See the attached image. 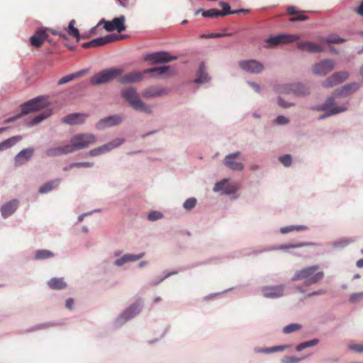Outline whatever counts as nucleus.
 I'll use <instances>...</instances> for the list:
<instances>
[{
  "instance_id": "nucleus-24",
  "label": "nucleus",
  "mask_w": 363,
  "mask_h": 363,
  "mask_svg": "<svg viewBox=\"0 0 363 363\" xmlns=\"http://www.w3.org/2000/svg\"><path fill=\"white\" fill-rule=\"evenodd\" d=\"M72 150L69 145H66L62 147H55L49 148L46 150L45 153L48 157H56L62 155L72 153Z\"/></svg>"
},
{
  "instance_id": "nucleus-8",
  "label": "nucleus",
  "mask_w": 363,
  "mask_h": 363,
  "mask_svg": "<svg viewBox=\"0 0 363 363\" xmlns=\"http://www.w3.org/2000/svg\"><path fill=\"white\" fill-rule=\"evenodd\" d=\"M318 110L326 111L325 114L320 117V118H325L332 115L343 112L346 110V108L335 106L334 103V99L330 97L325 101L324 104L319 106L318 108Z\"/></svg>"
},
{
  "instance_id": "nucleus-50",
  "label": "nucleus",
  "mask_w": 363,
  "mask_h": 363,
  "mask_svg": "<svg viewBox=\"0 0 363 363\" xmlns=\"http://www.w3.org/2000/svg\"><path fill=\"white\" fill-rule=\"evenodd\" d=\"M300 328H301V325L299 324L293 323V324H290V325L284 327L283 329V331L284 333L288 334V333H291L294 331H296V330H299Z\"/></svg>"
},
{
  "instance_id": "nucleus-34",
  "label": "nucleus",
  "mask_w": 363,
  "mask_h": 363,
  "mask_svg": "<svg viewBox=\"0 0 363 363\" xmlns=\"http://www.w3.org/2000/svg\"><path fill=\"white\" fill-rule=\"evenodd\" d=\"M163 94L162 89L157 86H150L143 91V96L145 98H154Z\"/></svg>"
},
{
  "instance_id": "nucleus-4",
  "label": "nucleus",
  "mask_w": 363,
  "mask_h": 363,
  "mask_svg": "<svg viewBox=\"0 0 363 363\" xmlns=\"http://www.w3.org/2000/svg\"><path fill=\"white\" fill-rule=\"evenodd\" d=\"M124 72L122 68H111L104 69L94 74L90 82L92 84L98 85L108 83L115 79H117Z\"/></svg>"
},
{
  "instance_id": "nucleus-6",
  "label": "nucleus",
  "mask_w": 363,
  "mask_h": 363,
  "mask_svg": "<svg viewBox=\"0 0 363 363\" xmlns=\"http://www.w3.org/2000/svg\"><path fill=\"white\" fill-rule=\"evenodd\" d=\"M125 16H121L120 17L115 18L111 21H107L104 19H102L99 21L98 25L96 27H94L91 33L92 35L95 34V31L97 29V27L101 24H104V28L106 31H113L116 30L118 33H121L126 29V26L125 25Z\"/></svg>"
},
{
  "instance_id": "nucleus-41",
  "label": "nucleus",
  "mask_w": 363,
  "mask_h": 363,
  "mask_svg": "<svg viewBox=\"0 0 363 363\" xmlns=\"http://www.w3.org/2000/svg\"><path fill=\"white\" fill-rule=\"evenodd\" d=\"M313 243L311 242H298L296 244H287V245H281L277 249L279 250H289L293 248H298L306 246L313 245Z\"/></svg>"
},
{
  "instance_id": "nucleus-7",
  "label": "nucleus",
  "mask_w": 363,
  "mask_h": 363,
  "mask_svg": "<svg viewBox=\"0 0 363 363\" xmlns=\"http://www.w3.org/2000/svg\"><path fill=\"white\" fill-rule=\"evenodd\" d=\"M298 38V35L285 34L271 36L266 40V46L267 48H273L279 45L287 44L297 40Z\"/></svg>"
},
{
  "instance_id": "nucleus-56",
  "label": "nucleus",
  "mask_w": 363,
  "mask_h": 363,
  "mask_svg": "<svg viewBox=\"0 0 363 363\" xmlns=\"http://www.w3.org/2000/svg\"><path fill=\"white\" fill-rule=\"evenodd\" d=\"M118 2L119 5L124 8H129L133 5V3L130 0H116Z\"/></svg>"
},
{
  "instance_id": "nucleus-42",
  "label": "nucleus",
  "mask_w": 363,
  "mask_h": 363,
  "mask_svg": "<svg viewBox=\"0 0 363 363\" xmlns=\"http://www.w3.org/2000/svg\"><path fill=\"white\" fill-rule=\"evenodd\" d=\"M54 256V254L48 250H39L35 253V258L36 259H48Z\"/></svg>"
},
{
  "instance_id": "nucleus-22",
  "label": "nucleus",
  "mask_w": 363,
  "mask_h": 363,
  "mask_svg": "<svg viewBox=\"0 0 363 363\" xmlns=\"http://www.w3.org/2000/svg\"><path fill=\"white\" fill-rule=\"evenodd\" d=\"M262 293L267 298H278L284 294V286H266L262 289Z\"/></svg>"
},
{
  "instance_id": "nucleus-39",
  "label": "nucleus",
  "mask_w": 363,
  "mask_h": 363,
  "mask_svg": "<svg viewBox=\"0 0 363 363\" xmlns=\"http://www.w3.org/2000/svg\"><path fill=\"white\" fill-rule=\"evenodd\" d=\"M50 115H51L50 111H46L42 113H40L39 115L34 117L31 120V121L29 123V125H36V124L39 123L40 122H41L42 121H43L44 119L48 118Z\"/></svg>"
},
{
  "instance_id": "nucleus-13",
  "label": "nucleus",
  "mask_w": 363,
  "mask_h": 363,
  "mask_svg": "<svg viewBox=\"0 0 363 363\" xmlns=\"http://www.w3.org/2000/svg\"><path fill=\"white\" fill-rule=\"evenodd\" d=\"M335 67V62L332 60H324L313 66V72L317 75H325Z\"/></svg>"
},
{
  "instance_id": "nucleus-63",
  "label": "nucleus",
  "mask_w": 363,
  "mask_h": 363,
  "mask_svg": "<svg viewBox=\"0 0 363 363\" xmlns=\"http://www.w3.org/2000/svg\"><path fill=\"white\" fill-rule=\"evenodd\" d=\"M73 303H74V301L72 298H68L66 301V307L69 309H72V306H73Z\"/></svg>"
},
{
  "instance_id": "nucleus-21",
  "label": "nucleus",
  "mask_w": 363,
  "mask_h": 363,
  "mask_svg": "<svg viewBox=\"0 0 363 363\" xmlns=\"http://www.w3.org/2000/svg\"><path fill=\"white\" fill-rule=\"evenodd\" d=\"M87 117L88 115L84 113H72L62 118V121L69 125L82 124Z\"/></svg>"
},
{
  "instance_id": "nucleus-30",
  "label": "nucleus",
  "mask_w": 363,
  "mask_h": 363,
  "mask_svg": "<svg viewBox=\"0 0 363 363\" xmlns=\"http://www.w3.org/2000/svg\"><path fill=\"white\" fill-rule=\"evenodd\" d=\"M140 304H133L128 308H127L122 314L121 318H124L125 320H128L134 316H135L140 311Z\"/></svg>"
},
{
  "instance_id": "nucleus-37",
  "label": "nucleus",
  "mask_w": 363,
  "mask_h": 363,
  "mask_svg": "<svg viewBox=\"0 0 363 363\" xmlns=\"http://www.w3.org/2000/svg\"><path fill=\"white\" fill-rule=\"evenodd\" d=\"M60 182V179H55L45 183L39 189V193L45 194L50 191L54 188L57 187Z\"/></svg>"
},
{
  "instance_id": "nucleus-60",
  "label": "nucleus",
  "mask_w": 363,
  "mask_h": 363,
  "mask_svg": "<svg viewBox=\"0 0 363 363\" xmlns=\"http://www.w3.org/2000/svg\"><path fill=\"white\" fill-rule=\"evenodd\" d=\"M325 293H326L325 290L319 289L318 291H313V292L308 294L307 296L308 297H311V296H313L323 295V294H325Z\"/></svg>"
},
{
  "instance_id": "nucleus-36",
  "label": "nucleus",
  "mask_w": 363,
  "mask_h": 363,
  "mask_svg": "<svg viewBox=\"0 0 363 363\" xmlns=\"http://www.w3.org/2000/svg\"><path fill=\"white\" fill-rule=\"evenodd\" d=\"M48 284L50 289L55 290L63 289L67 286L62 278H52L48 281Z\"/></svg>"
},
{
  "instance_id": "nucleus-3",
  "label": "nucleus",
  "mask_w": 363,
  "mask_h": 363,
  "mask_svg": "<svg viewBox=\"0 0 363 363\" xmlns=\"http://www.w3.org/2000/svg\"><path fill=\"white\" fill-rule=\"evenodd\" d=\"M48 101L45 97H38L30 100L22 105L21 113L14 117L8 118L6 123L13 122L21 117V115H26L30 112L37 111L47 106Z\"/></svg>"
},
{
  "instance_id": "nucleus-19",
  "label": "nucleus",
  "mask_w": 363,
  "mask_h": 363,
  "mask_svg": "<svg viewBox=\"0 0 363 363\" xmlns=\"http://www.w3.org/2000/svg\"><path fill=\"white\" fill-rule=\"evenodd\" d=\"M48 36L46 29H39L30 38V44L35 48H40L47 39Z\"/></svg>"
},
{
  "instance_id": "nucleus-14",
  "label": "nucleus",
  "mask_w": 363,
  "mask_h": 363,
  "mask_svg": "<svg viewBox=\"0 0 363 363\" xmlns=\"http://www.w3.org/2000/svg\"><path fill=\"white\" fill-rule=\"evenodd\" d=\"M123 143V140L116 139L107 144L103 145L96 148H94L89 152V155L91 157H96L101 155L105 152H108L111 150L117 147Z\"/></svg>"
},
{
  "instance_id": "nucleus-25",
  "label": "nucleus",
  "mask_w": 363,
  "mask_h": 363,
  "mask_svg": "<svg viewBox=\"0 0 363 363\" xmlns=\"http://www.w3.org/2000/svg\"><path fill=\"white\" fill-rule=\"evenodd\" d=\"M147 74H152L154 77L161 75H171L174 74V70L170 66L164 65L160 67H153L145 69Z\"/></svg>"
},
{
  "instance_id": "nucleus-53",
  "label": "nucleus",
  "mask_w": 363,
  "mask_h": 363,
  "mask_svg": "<svg viewBox=\"0 0 363 363\" xmlns=\"http://www.w3.org/2000/svg\"><path fill=\"white\" fill-rule=\"evenodd\" d=\"M362 299H363V292L352 294L350 297L351 303H357Z\"/></svg>"
},
{
  "instance_id": "nucleus-27",
  "label": "nucleus",
  "mask_w": 363,
  "mask_h": 363,
  "mask_svg": "<svg viewBox=\"0 0 363 363\" xmlns=\"http://www.w3.org/2000/svg\"><path fill=\"white\" fill-rule=\"evenodd\" d=\"M285 89H287L289 93L293 92L298 96H304L310 92L308 87L301 84H289Z\"/></svg>"
},
{
  "instance_id": "nucleus-9",
  "label": "nucleus",
  "mask_w": 363,
  "mask_h": 363,
  "mask_svg": "<svg viewBox=\"0 0 363 363\" xmlns=\"http://www.w3.org/2000/svg\"><path fill=\"white\" fill-rule=\"evenodd\" d=\"M348 77L349 73L347 72H337L328 77L323 82L322 85L325 88H331L342 83L347 80Z\"/></svg>"
},
{
  "instance_id": "nucleus-38",
  "label": "nucleus",
  "mask_w": 363,
  "mask_h": 363,
  "mask_svg": "<svg viewBox=\"0 0 363 363\" xmlns=\"http://www.w3.org/2000/svg\"><path fill=\"white\" fill-rule=\"evenodd\" d=\"M220 5L223 8L222 11L219 10V13H220V16H226L228 14H236V13H240L241 12H245L246 11L244 9L232 11L230 9V6H229L228 4L225 3V2H223V1L220 3Z\"/></svg>"
},
{
  "instance_id": "nucleus-62",
  "label": "nucleus",
  "mask_w": 363,
  "mask_h": 363,
  "mask_svg": "<svg viewBox=\"0 0 363 363\" xmlns=\"http://www.w3.org/2000/svg\"><path fill=\"white\" fill-rule=\"evenodd\" d=\"M283 348H284V347H271V348L266 349L264 352H277V351L281 350Z\"/></svg>"
},
{
  "instance_id": "nucleus-57",
  "label": "nucleus",
  "mask_w": 363,
  "mask_h": 363,
  "mask_svg": "<svg viewBox=\"0 0 363 363\" xmlns=\"http://www.w3.org/2000/svg\"><path fill=\"white\" fill-rule=\"evenodd\" d=\"M349 349L357 352H363V345H350Z\"/></svg>"
},
{
  "instance_id": "nucleus-20",
  "label": "nucleus",
  "mask_w": 363,
  "mask_h": 363,
  "mask_svg": "<svg viewBox=\"0 0 363 363\" xmlns=\"http://www.w3.org/2000/svg\"><path fill=\"white\" fill-rule=\"evenodd\" d=\"M33 148H26L21 150L14 159L15 167H19L28 162L33 155Z\"/></svg>"
},
{
  "instance_id": "nucleus-16",
  "label": "nucleus",
  "mask_w": 363,
  "mask_h": 363,
  "mask_svg": "<svg viewBox=\"0 0 363 363\" xmlns=\"http://www.w3.org/2000/svg\"><path fill=\"white\" fill-rule=\"evenodd\" d=\"M145 69L142 72H132L125 74L118 79V81L121 84H131L135 82H141L144 78Z\"/></svg>"
},
{
  "instance_id": "nucleus-64",
  "label": "nucleus",
  "mask_w": 363,
  "mask_h": 363,
  "mask_svg": "<svg viewBox=\"0 0 363 363\" xmlns=\"http://www.w3.org/2000/svg\"><path fill=\"white\" fill-rule=\"evenodd\" d=\"M357 12L363 16V1L361 3L357 9Z\"/></svg>"
},
{
  "instance_id": "nucleus-45",
  "label": "nucleus",
  "mask_w": 363,
  "mask_h": 363,
  "mask_svg": "<svg viewBox=\"0 0 363 363\" xmlns=\"http://www.w3.org/2000/svg\"><path fill=\"white\" fill-rule=\"evenodd\" d=\"M318 343V339H313V340H309V341H306V342H302V343L299 344L296 347V350L297 351H301V350H303L305 348L315 346Z\"/></svg>"
},
{
  "instance_id": "nucleus-15",
  "label": "nucleus",
  "mask_w": 363,
  "mask_h": 363,
  "mask_svg": "<svg viewBox=\"0 0 363 363\" xmlns=\"http://www.w3.org/2000/svg\"><path fill=\"white\" fill-rule=\"evenodd\" d=\"M240 155V152L228 155L223 160V164L229 169L233 171H241L244 168V165L241 162L235 161V159Z\"/></svg>"
},
{
  "instance_id": "nucleus-18",
  "label": "nucleus",
  "mask_w": 363,
  "mask_h": 363,
  "mask_svg": "<svg viewBox=\"0 0 363 363\" xmlns=\"http://www.w3.org/2000/svg\"><path fill=\"white\" fill-rule=\"evenodd\" d=\"M299 50L311 53H319L323 52V48L316 43L309 41H301L297 43Z\"/></svg>"
},
{
  "instance_id": "nucleus-58",
  "label": "nucleus",
  "mask_w": 363,
  "mask_h": 363,
  "mask_svg": "<svg viewBox=\"0 0 363 363\" xmlns=\"http://www.w3.org/2000/svg\"><path fill=\"white\" fill-rule=\"evenodd\" d=\"M275 121L278 124L284 125L289 123V119L283 116H279L276 118Z\"/></svg>"
},
{
  "instance_id": "nucleus-40",
  "label": "nucleus",
  "mask_w": 363,
  "mask_h": 363,
  "mask_svg": "<svg viewBox=\"0 0 363 363\" xmlns=\"http://www.w3.org/2000/svg\"><path fill=\"white\" fill-rule=\"evenodd\" d=\"M76 21L74 20H72L68 25V28L67 31L69 35H72L77 38V40L79 39V32L77 28L74 27Z\"/></svg>"
},
{
  "instance_id": "nucleus-23",
  "label": "nucleus",
  "mask_w": 363,
  "mask_h": 363,
  "mask_svg": "<svg viewBox=\"0 0 363 363\" xmlns=\"http://www.w3.org/2000/svg\"><path fill=\"white\" fill-rule=\"evenodd\" d=\"M238 189V187L234 184H227V179H223L222 181L216 184L213 191L215 192L223 191L225 194H230L235 193Z\"/></svg>"
},
{
  "instance_id": "nucleus-31",
  "label": "nucleus",
  "mask_w": 363,
  "mask_h": 363,
  "mask_svg": "<svg viewBox=\"0 0 363 363\" xmlns=\"http://www.w3.org/2000/svg\"><path fill=\"white\" fill-rule=\"evenodd\" d=\"M140 304H133L128 308H127L122 314L121 318H124L125 320H128L134 316H135L140 311Z\"/></svg>"
},
{
  "instance_id": "nucleus-33",
  "label": "nucleus",
  "mask_w": 363,
  "mask_h": 363,
  "mask_svg": "<svg viewBox=\"0 0 363 363\" xmlns=\"http://www.w3.org/2000/svg\"><path fill=\"white\" fill-rule=\"evenodd\" d=\"M359 84L357 82H352L348 84L345 85L342 87L340 91L339 94L342 96H348L352 94L356 91H357L359 88Z\"/></svg>"
},
{
  "instance_id": "nucleus-55",
  "label": "nucleus",
  "mask_w": 363,
  "mask_h": 363,
  "mask_svg": "<svg viewBox=\"0 0 363 363\" xmlns=\"http://www.w3.org/2000/svg\"><path fill=\"white\" fill-rule=\"evenodd\" d=\"M231 33H211L209 35H201V38H222L225 36H231Z\"/></svg>"
},
{
  "instance_id": "nucleus-51",
  "label": "nucleus",
  "mask_w": 363,
  "mask_h": 363,
  "mask_svg": "<svg viewBox=\"0 0 363 363\" xmlns=\"http://www.w3.org/2000/svg\"><path fill=\"white\" fill-rule=\"evenodd\" d=\"M163 217L162 213L159 211H152L148 214L147 218L150 221L157 220Z\"/></svg>"
},
{
  "instance_id": "nucleus-61",
  "label": "nucleus",
  "mask_w": 363,
  "mask_h": 363,
  "mask_svg": "<svg viewBox=\"0 0 363 363\" xmlns=\"http://www.w3.org/2000/svg\"><path fill=\"white\" fill-rule=\"evenodd\" d=\"M278 103H279V105L283 108H288V107H290L291 106H292V104L286 103L281 99H279Z\"/></svg>"
},
{
  "instance_id": "nucleus-32",
  "label": "nucleus",
  "mask_w": 363,
  "mask_h": 363,
  "mask_svg": "<svg viewBox=\"0 0 363 363\" xmlns=\"http://www.w3.org/2000/svg\"><path fill=\"white\" fill-rule=\"evenodd\" d=\"M210 80V77L206 72L205 65L201 62L197 72V78L194 80L196 83H205Z\"/></svg>"
},
{
  "instance_id": "nucleus-35",
  "label": "nucleus",
  "mask_w": 363,
  "mask_h": 363,
  "mask_svg": "<svg viewBox=\"0 0 363 363\" xmlns=\"http://www.w3.org/2000/svg\"><path fill=\"white\" fill-rule=\"evenodd\" d=\"M22 140V137L16 135L11 137L0 143V152L5 150Z\"/></svg>"
},
{
  "instance_id": "nucleus-44",
  "label": "nucleus",
  "mask_w": 363,
  "mask_h": 363,
  "mask_svg": "<svg viewBox=\"0 0 363 363\" xmlns=\"http://www.w3.org/2000/svg\"><path fill=\"white\" fill-rule=\"evenodd\" d=\"M82 72H77V73H74V74H69V75L65 76V77H62L58 81L57 84L59 85H62V84H66L67 82H69L72 80H73L74 79L80 77L82 75Z\"/></svg>"
},
{
  "instance_id": "nucleus-54",
  "label": "nucleus",
  "mask_w": 363,
  "mask_h": 363,
  "mask_svg": "<svg viewBox=\"0 0 363 363\" xmlns=\"http://www.w3.org/2000/svg\"><path fill=\"white\" fill-rule=\"evenodd\" d=\"M303 358H298L295 357H285L282 359V363H298L301 361Z\"/></svg>"
},
{
  "instance_id": "nucleus-52",
  "label": "nucleus",
  "mask_w": 363,
  "mask_h": 363,
  "mask_svg": "<svg viewBox=\"0 0 363 363\" xmlns=\"http://www.w3.org/2000/svg\"><path fill=\"white\" fill-rule=\"evenodd\" d=\"M279 160L285 166L289 167L291 164V157L290 155H285L279 158Z\"/></svg>"
},
{
  "instance_id": "nucleus-29",
  "label": "nucleus",
  "mask_w": 363,
  "mask_h": 363,
  "mask_svg": "<svg viewBox=\"0 0 363 363\" xmlns=\"http://www.w3.org/2000/svg\"><path fill=\"white\" fill-rule=\"evenodd\" d=\"M144 255H145L144 252L140 253L137 255L126 254V255H124L121 258L117 259L115 261V264L117 266H122L123 264H124L126 262L137 261V260L140 259V258L143 257Z\"/></svg>"
},
{
  "instance_id": "nucleus-5",
  "label": "nucleus",
  "mask_w": 363,
  "mask_h": 363,
  "mask_svg": "<svg viewBox=\"0 0 363 363\" xmlns=\"http://www.w3.org/2000/svg\"><path fill=\"white\" fill-rule=\"evenodd\" d=\"M96 138L91 133H79L74 135L70 140L72 152L88 147L96 143Z\"/></svg>"
},
{
  "instance_id": "nucleus-28",
  "label": "nucleus",
  "mask_w": 363,
  "mask_h": 363,
  "mask_svg": "<svg viewBox=\"0 0 363 363\" xmlns=\"http://www.w3.org/2000/svg\"><path fill=\"white\" fill-rule=\"evenodd\" d=\"M287 12L289 14L294 16L289 19V21L291 22L306 21L308 18V16L305 14V11H297L294 6H289L287 8Z\"/></svg>"
},
{
  "instance_id": "nucleus-26",
  "label": "nucleus",
  "mask_w": 363,
  "mask_h": 363,
  "mask_svg": "<svg viewBox=\"0 0 363 363\" xmlns=\"http://www.w3.org/2000/svg\"><path fill=\"white\" fill-rule=\"evenodd\" d=\"M18 206V202L17 200H12L3 205L0 208L2 216L7 218L12 215L17 209Z\"/></svg>"
},
{
  "instance_id": "nucleus-2",
  "label": "nucleus",
  "mask_w": 363,
  "mask_h": 363,
  "mask_svg": "<svg viewBox=\"0 0 363 363\" xmlns=\"http://www.w3.org/2000/svg\"><path fill=\"white\" fill-rule=\"evenodd\" d=\"M121 96L133 109L147 114L152 113L151 108L142 101L134 87L123 89L121 91Z\"/></svg>"
},
{
  "instance_id": "nucleus-43",
  "label": "nucleus",
  "mask_w": 363,
  "mask_h": 363,
  "mask_svg": "<svg viewBox=\"0 0 363 363\" xmlns=\"http://www.w3.org/2000/svg\"><path fill=\"white\" fill-rule=\"evenodd\" d=\"M322 42L331 44V43H342L345 41V39L340 38L339 36L336 35H331L325 38L321 39Z\"/></svg>"
},
{
  "instance_id": "nucleus-1",
  "label": "nucleus",
  "mask_w": 363,
  "mask_h": 363,
  "mask_svg": "<svg viewBox=\"0 0 363 363\" xmlns=\"http://www.w3.org/2000/svg\"><path fill=\"white\" fill-rule=\"evenodd\" d=\"M323 277L324 272L320 270V267L313 265L296 271L291 280L302 281L304 286H308L319 282Z\"/></svg>"
},
{
  "instance_id": "nucleus-46",
  "label": "nucleus",
  "mask_w": 363,
  "mask_h": 363,
  "mask_svg": "<svg viewBox=\"0 0 363 363\" xmlns=\"http://www.w3.org/2000/svg\"><path fill=\"white\" fill-rule=\"evenodd\" d=\"M93 162H83L72 163L69 167H65L64 170L67 171L74 167H93Z\"/></svg>"
},
{
  "instance_id": "nucleus-59",
  "label": "nucleus",
  "mask_w": 363,
  "mask_h": 363,
  "mask_svg": "<svg viewBox=\"0 0 363 363\" xmlns=\"http://www.w3.org/2000/svg\"><path fill=\"white\" fill-rule=\"evenodd\" d=\"M45 29L47 30V31H50L52 34H53L55 35H59L61 38L66 39V35L60 31H58V30H56L54 29H48V28H45Z\"/></svg>"
},
{
  "instance_id": "nucleus-47",
  "label": "nucleus",
  "mask_w": 363,
  "mask_h": 363,
  "mask_svg": "<svg viewBox=\"0 0 363 363\" xmlns=\"http://www.w3.org/2000/svg\"><path fill=\"white\" fill-rule=\"evenodd\" d=\"M306 229V227L305 225H289L281 228L280 231L281 233H287L293 230H303Z\"/></svg>"
},
{
  "instance_id": "nucleus-10",
  "label": "nucleus",
  "mask_w": 363,
  "mask_h": 363,
  "mask_svg": "<svg viewBox=\"0 0 363 363\" xmlns=\"http://www.w3.org/2000/svg\"><path fill=\"white\" fill-rule=\"evenodd\" d=\"M120 38L121 35H118L116 34H110L105 37L95 38L89 42L85 43L82 45V47L85 49L99 47L116 41Z\"/></svg>"
},
{
  "instance_id": "nucleus-11",
  "label": "nucleus",
  "mask_w": 363,
  "mask_h": 363,
  "mask_svg": "<svg viewBox=\"0 0 363 363\" xmlns=\"http://www.w3.org/2000/svg\"><path fill=\"white\" fill-rule=\"evenodd\" d=\"M177 59V57L171 56L167 52H156L145 56V61H151L153 64L164 63Z\"/></svg>"
},
{
  "instance_id": "nucleus-17",
  "label": "nucleus",
  "mask_w": 363,
  "mask_h": 363,
  "mask_svg": "<svg viewBox=\"0 0 363 363\" xmlns=\"http://www.w3.org/2000/svg\"><path fill=\"white\" fill-rule=\"evenodd\" d=\"M122 121L123 118L121 116H111L100 120L96 124V128L99 130L104 129L107 127L118 125L122 122Z\"/></svg>"
},
{
  "instance_id": "nucleus-12",
  "label": "nucleus",
  "mask_w": 363,
  "mask_h": 363,
  "mask_svg": "<svg viewBox=\"0 0 363 363\" xmlns=\"http://www.w3.org/2000/svg\"><path fill=\"white\" fill-rule=\"evenodd\" d=\"M238 65L244 71L253 74L260 73L264 69V65L255 60H242Z\"/></svg>"
},
{
  "instance_id": "nucleus-49",
  "label": "nucleus",
  "mask_w": 363,
  "mask_h": 363,
  "mask_svg": "<svg viewBox=\"0 0 363 363\" xmlns=\"http://www.w3.org/2000/svg\"><path fill=\"white\" fill-rule=\"evenodd\" d=\"M196 204V199L195 198H189L184 203L183 206L186 210H191Z\"/></svg>"
},
{
  "instance_id": "nucleus-48",
  "label": "nucleus",
  "mask_w": 363,
  "mask_h": 363,
  "mask_svg": "<svg viewBox=\"0 0 363 363\" xmlns=\"http://www.w3.org/2000/svg\"><path fill=\"white\" fill-rule=\"evenodd\" d=\"M202 16L205 18H213L220 16L219 10L217 9H211L202 12Z\"/></svg>"
}]
</instances>
